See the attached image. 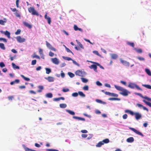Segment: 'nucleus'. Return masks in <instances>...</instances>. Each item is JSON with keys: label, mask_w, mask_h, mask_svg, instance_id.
<instances>
[{"label": "nucleus", "mask_w": 151, "mask_h": 151, "mask_svg": "<svg viewBox=\"0 0 151 151\" xmlns=\"http://www.w3.org/2000/svg\"><path fill=\"white\" fill-rule=\"evenodd\" d=\"M29 12L31 13L33 15H36L38 16L39 14L38 12L36 11L33 7H30L28 9Z\"/></svg>", "instance_id": "obj_1"}, {"label": "nucleus", "mask_w": 151, "mask_h": 151, "mask_svg": "<svg viewBox=\"0 0 151 151\" xmlns=\"http://www.w3.org/2000/svg\"><path fill=\"white\" fill-rule=\"evenodd\" d=\"M128 87L132 88H134L135 87L138 90L142 91V89L141 88H140L138 86L133 83H129L128 85Z\"/></svg>", "instance_id": "obj_2"}, {"label": "nucleus", "mask_w": 151, "mask_h": 151, "mask_svg": "<svg viewBox=\"0 0 151 151\" xmlns=\"http://www.w3.org/2000/svg\"><path fill=\"white\" fill-rule=\"evenodd\" d=\"M75 73L77 76L82 77L84 76L86 74V73L85 72L79 70H77Z\"/></svg>", "instance_id": "obj_3"}, {"label": "nucleus", "mask_w": 151, "mask_h": 151, "mask_svg": "<svg viewBox=\"0 0 151 151\" xmlns=\"http://www.w3.org/2000/svg\"><path fill=\"white\" fill-rule=\"evenodd\" d=\"M129 128L131 130L133 131L135 133H136V134H138L139 135H140L142 136V137L144 136V135L141 132L136 130L134 128H132V127H129Z\"/></svg>", "instance_id": "obj_4"}, {"label": "nucleus", "mask_w": 151, "mask_h": 151, "mask_svg": "<svg viewBox=\"0 0 151 151\" xmlns=\"http://www.w3.org/2000/svg\"><path fill=\"white\" fill-rule=\"evenodd\" d=\"M46 43L47 46L49 49L54 51H56V49L54 47H53L51 45L50 43H49L48 42H47V41H46Z\"/></svg>", "instance_id": "obj_5"}, {"label": "nucleus", "mask_w": 151, "mask_h": 151, "mask_svg": "<svg viewBox=\"0 0 151 151\" xmlns=\"http://www.w3.org/2000/svg\"><path fill=\"white\" fill-rule=\"evenodd\" d=\"M16 39L17 41L19 43H22L24 42L25 41V39L22 38L20 36H18L16 37Z\"/></svg>", "instance_id": "obj_6"}, {"label": "nucleus", "mask_w": 151, "mask_h": 151, "mask_svg": "<svg viewBox=\"0 0 151 151\" xmlns=\"http://www.w3.org/2000/svg\"><path fill=\"white\" fill-rule=\"evenodd\" d=\"M122 92L120 93V94L124 96H127L128 95V91L127 90L123 88V89L121 91Z\"/></svg>", "instance_id": "obj_7"}, {"label": "nucleus", "mask_w": 151, "mask_h": 151, "mask_svg": "<svg viewBox=\"0 0 151 151\" xmlns=\"http://www.w3.org/2000/svg\"><path fill=\"white\" fill-rule=\"evenodd\" d=\"M44 17L47 20L48 24H50L51 22V18L47 16V13H46Z\"/></svg>", "instance_id": "obj_8"}, {"label": "nucleus", "mask_w": 151, "mask_h": 151, "mask_svg": "<svg viewBox=\"0 0 151 151\" xmlns=\"http://www.w3.org/2000/svg\"><path fill=\"white\" fill-rule=\"evenodd\" d=\"M51 60L52 63L58 65L59 63V61L56 58H52Z\"/></svg>", "instance_id": "obj_9"}, {"label": "nucleus", "mask_w": 151, "mask_h": 151, "mask_svg": "<svg viewBox=\"0 0 151 151\" xmlns=\"http://www.w3.org/2000/svg\"><path fill=\"white\" fill-rule=\"evenodd\" d=\"M134 114L135 115V118L137 120H138L141 117V115L138 112L135 113Z\"/></svg>", "instance_id": "obj_10"}, {"label": "nucleus", "mask_w": 151, "mask_h": 151, "mask_svg": "<svg viewBox=\"0 0 151 151\" xmlns=\"http://www.w3.org/2000/svg\"><path fill=\"white\" fill-rule=\"evenodd\" d=\"M89 68L91 69H93L96 72H97V65H96L93 64L89 66Z\"/></svg>", "instance_id": "obj_11"}, {"label": "nucleus", "mask_w": 151, "mask_h": 151, "mask_svg": "<svg viewBox=\"0 0 151 151\" xmlns=\"http://www.w3.org/2000/svg\"><path fill=\"white\" fill-rule=\"evenodd\" d=\"M120 61L121 63L124 65L126 66H129V63L126 61L122 60V59H120Z\"/></svg>", "instance_id": "obj_12"}, {"label": "nucleus", "mask_w": 151, "mask_h": 151, "mask_svg": "<svg viewBox=\"0 0 151 151\" xmlns=\"http://www.w3.org/2000/svg\"><path fill=\"white\" fill-rule=\"evenodd\" d=\"M45 78L49 82H52L54 81V78L51 76H49L47 78Z\"/></svg>", "instance_id": "obj_13"}, {"label": "nucleus", "mask_w": 151, "mask_h": 151, "mask_svg": "<svg viewBox=\"0 0 151 151\" xmlns=\"http://www.w3.org/2000/svg\"><path fill=\"white\" fill-rule=\"evenodd\" d=\"M73 119L83 121H85V119L84 118L81 117H80L76 116H73Z\"/></svg>", "instance_id": "obj_14"}, {"label": "nucleus", "mask_w": 151, "mask_h": 151, "mask_svg": "<svg viewBox=\"0 0 151 151\" xmlns=\"http://www.w3.org/2000/svg\"><path fill=\"white\" fill-rule=\"evenodd\" d=\"M23 24L26 27H27L29 28H31L32 27V26L28 23L24 22H23Z\"/></svg>", "instance_id": "obj_15"}, {"label": "nucleus", "mask_w": 151, "mask_h": 151, "mask_svg": "<svg viewBox=\"0 0 151 151\" xmlns=\"http://www.w3.org/2000/svg\"><path fill=\"white\" fill-rule=\"evenodd\" d=\"M39 89L37 90V92L38 93H40L42 92V90L44 89L43 86H39L38 87Z\"/></svg>", "instance_id": "obj_16"}, {"label": "nucleus", "mask_w": 151, "mask_h": 151, "mask_svg": "<svg viewBox=\"0 0 151 151\" xmlns=\"http://www.w3.org/2000/svg\"><path fill=\"white\" fill-rule=\"evenodd\" d=\"M127 141L128 142L131 143L134 141V139L133 137H131L127 139Z\"/></svg>", "instance_id": "obj_17"}, {"label": "nucleus", "mask_w": 151, "mask_h": 151, "mask_svg": "<svg viewBox=\"0 0 151 151\" xmlns=\"http://www.w3.org/2000/svg\"><path fill=\"white\" fill-rule=\"evenodd\" d=\"M111 57L112 59H116L118 57L117 54H112L111 55Z\"/></svg>", "instance_id": "obj_18"}, {"label": "nucleus", "mask_w": 151, "mask_h": 151, "mask_svg": "<svg viewBox=\"0 0 151 151\" xmlns=\"http://www.w3.org/2000/svg\"><path fill=\"white\" fill-rule=\"evenodd\" d=\"M125 112L126 113H128L132 115H133L134 114V113L132 111L129 110H126L125 111Z\"/></svg>", "instance_id": "obj_19"}, {"label": "nucleus", "mask_w": 151, "mask_h": 151, "mask_svg": "<svg viewBox=\"0 0 151 151\" xmlns=\"http://www.w3.org/2000/svg\"><path fill=\"white\" fill-rule=\"evenodd\" d=\"M114 87L117 90L119 91H121L123 88L119 86L116 85L114 86Z\"/></svg>", "instance_id": "obj_20"}, {"label": "nucleus", "mask_w": 151, "mask_h": 151, "mask_svg": "<svg viewBox=\"0 0 151 151\" xmlns=\"http://www.w3.org/2000/svg\"><path fill=\"white\" fill-rule=\"evenodd\" d=\"M61 99L63 100H65V98L63 97H61L58 98H54L53 99L55 101H59Z\"/></svg>", "instance_id": "obj_21"}, {"label": "nucleus", "mask_w": 151, "mask_h": 151, "mask_svg": "<svg viewBox=\"0 0 151 151\" xmlns=\"http://www.w3.org/2000/svg\"><path fill=\"white\" fill-rule=\"evenodd\" d=\"M4 34L6 35L7 36L8 38H10V33L9 32H8L7 31H6L4 32Z\"/></svg>", "instance_id": "obj_22"}, {"label": "nucleus", "mask_w": 151, "mask_h": 151, "mask_svg": "<svg viewBox=\"0 0 151 151\" xmlns=\"http://www.w3.org/2000/svg\"><path fill=\"white\" fill-rule=\"evenodd\" d=\"M96 101L98 103L102 104H105L106 103V102H104V101H102L101 100L99 99H96Z\"/></svg>", "instance_id": "obj_23"}, {"label": "nucleus", "mask_w": 151, "mask_h": 151, "mask_svg": "<svg viewBox=\"0 0 151 151\" xmlns=\"http://www.w3.org/2000/svg\"><path fill=\"white\" fill-rule=\"evenodd\" d=\"M76 41L80 48L82 49H84L83 47L80 42H79L77 40H76Z\"/></svg>", "instance_id": "obj_24"}, {"label": "nucleus", "mask_w": 151, "mask_h": 151, "mask_svg": "<svg viewBox=\"0 0 151 151\" xmlns=\"http://www.w3.org/2000/svg\"><path fill=\"white\" fill-rule=\"evenodd\" d=\"M103 145V142L102 141H100L96 145V146L97 147H100Z\"/></svg>", "instance_id": "obj_25"}, {"label": "nucleus", "mask_w": 151, "mask_h": 151, "mask_svg": "<svg viewBox=\"0 0 151 151\" xmlns=\"http://www.w3.org/2000/svg\"><path fill=\"white\" fill-rule=\"evenodd\" d=\"M91 63H95L97 65V66H99V67L100 68H101V69H104V67H103L101 65H100V64H99V63H96V62H92V61H91Z\"/></svg>", "instance_id": "obj_26"}, {"label": "nucleus", "mask_w": 151, "mask_h": 151, "mask_svg": "<svg viewBox=\"0 0 151 151\" xmlns=\"http://www.w3.org/2000/svg\"><path fill=\"white\" fill-rule=\"evenodd\" d=\"M46 97L48 98H51L52 97V94L51 93H48L46 95Z\"/></svg>", "instance_id": "obj_27"}, {"label": "nucleus", "mask_w": 151, "mask_h": 151, "mask_svg": "<svg viewBox=\"0 0 151 151\" xmlns=\"http://www.w3.org/2000/svg\"><path fill=\"white\" fill-rule=\"evenodd\" d=\"M12 65L14 68L16 69H19V66L16 65L14 63H12Z\"/></svg>", "instance_id": "obj_28"}, {"label": "nucleus", "mask_w": 151, "mask_h": 151, "mask_svg": "<svg viewBox=\"0 0 151 151\" xmlns=\"http://www.w3.org/2000/svg\"><path fill=\"white\" fill-rule=\"evenodd\" d=\"M145 72L147 74L150 76H151V72L150 70L147 68H146L145 69Z\"/></svg>", "instance_id": "obj_29"}, {"label": "nucleus", "mask_w": 151, "mask_h": 151, "mask_svg": "<svg viewBox=\"0 0 151 151\" xmlns=\"http://www.w3.org/2000/svg\"><path fill=\"white\" fill-rule=\"evenodd\" d=\"M60 106L62 108H65L67 107V105L65 104H60Z\"/></svg>", "instance_id": "obj_30"}, {"label": "nucleus", "mask_w": 151, "mask_h": 151, "mask_svg": "<svg viewBox=\"0 0 151 151\" xmlns=\"http://www.w3.org/2000/svg\"><path fill=\"white\" fill-rule=\"evenodd\" d=\"M66 111L69 114L72 115H74L75 113L74 112L69 110H66Z\"/></svg>", "instance_id": "obj_31"}, {"label": "nucleus", "mask_w": 151, "mask_h": 151, "mask_svg": "<svg viewBox=\"0 0 151 151\" xmlns=\"http://www.w3.org/2000/svg\"><path fill=\"white\" fill-rule=\"evenodd\" d=\"M0 48L3 50H5L6 49L3 43H0Z\"/></svg>", "instance_id": "obj_32"}, {"label": "nucleus", "mask_w": 151, "mask_h": 151, "mask_svg": "<svg viewBox=\"0 0 151 151\" xmlns=\"http://www.w3.org/2000/svg\"><path fill=\"white\" fill-rule=\"evenodd\" d=\"M127 44L132 47H134V44L133 42H127Z\"/></svg>", "instance_id": "obj_33"}, {"label": "nucleus", "mask_w": 151, "mask_h": 151, "mask_svg": "<svg viewBox=\"0 0 151 151\" xmlns=\"http://www.w3.org/2000/svg\"><path fill=\"white\" fill-rule=\"evenodd\" d=\"M62 58L64 60H72L73 59H72L68 57H65L63 56Z\"/></svg>", "instance_id": "obj_34"}, {"label": "nucleus", "mask_w": 151, "mask_h": 151, "mask_svg": "<svg viewBox=\"0 0 151 151\" xmlns=\"http://www.w3.org/2000/svg\"><path fill=\"white\" fill-rule=\"evenodd\" d=\"M78 93L79 95L82 97H85L86 96L85 95L82 91H78Z\"/></svg>", "instance_id": "obj_35"}, {"label": "nucleus", "mask_w": 151, "mask_h": 151, "mask_svg": "<svg viewBox=\"0 0 151 151\" xmlns=\"http://www.w3.org/2000/svg\"><path fill=\"white\" fill-rule=\"evenodd\" d=\"M45 69L46 71V73L47 74H49L51 72V70L50 68H46Z\"/></svg>", "instance_id": "obj_36"}, {"label": "nucleus", "mask_w": 151, "mask_h": 151, "mask_svg": "<svg viewBox=\"0 0 151 151\" xmlns=\"http://www.w3.org/2000/svg\"><path fill=\"white\" fill-rule=\"evenodd\" d=\"M142 86L147 88L151 89V86L148 84H142Z\"/></svg>", "instance_id": "obj_37"}, {"label": "nucleus", "mask_w": 151, "mask_h": 151, "mask_svg": "<svg viewBox=\"0 0 151 151\" xmlns=\"http://www.w3.org/2000/svg\"><path fill=\"white\" fill-rule=\"evenodd\" d=\"M143 101L147 105L149 106L150 107H151V103L147 102L145 100H143Z\"/></svg>", "instance_id": "obj_38"}, {"label": "nucleus", "mask_w": 151, "mask_h": 151, "mask_svg": "<svg viewBox=\"0 0 151 151\" xmlns=\"http://www.w3.org/2000/svg\"><path fill=\"white\" fill-rule=\"evenodd\" d=\"M21 76L25 81H29L30 80V79L29 78L26 77L24 75H21Z\"/></svg>", "instance_id": "obj_39"}, {"label": "nucleus", "mask_w": 151, "mask_h": 151, "mask_svg": "<svg viewBox=\"0 0 151 151\" xmlns=\"http://www.w3.org/2000/svg\"><path fill=\"white\" fill-rule=\"evenodd\" d=\"M109 100H117L119 101L120 100V99L119 98H110L109 99Z\"/></svg>", "instance_id": "obj_40"}, {"label": "nucleus", "mask_w": 151, "mask_h": 151, "mask_svg": "<svg viewBox=\"0 0 151 151\" xmlns=\"http://www.w3.org/2000/svg\"><path fill=\"white\" fill-rule=\"evenodd\" d=\"M16 16L17 17H20V15L19 14V12L18 10H17L16 12L14 13Z\"/></svg>", "instance_id": "obj_41"}, {"label": "nucleus", "mask_w": 151, "mask_h": 151, "mask_svg": "<svg viewBox=\"0 0 151 151\" xmlns=\"http://www.w3.org/2000/svg\"><path fill=\"white\" fill-rule=\"evenodd\" d=\"M102 141L103 142L104 144V143H109V140L108 139H106Z\"/></svg>", "instance_id": "obj_42"}, {"label": "nucleus", "mask_w": 151, "mask_h": 151, "mask_svg": "<svg viewBox=\"0 0 151 151\" xmlns=\"http://www.w3.org/2000/svg\"><path fill=\"white\" fill-rule=\"evenodd\" d=\"M65 47L66 50V51L68 52H70L73 55V52L68 48H67L66 46L64 45Z\"/></svg>", "instance_id": "obj_43"}, {"label": "nucleus", "mask_w": 151, "mask_h": 151, "mask_svg": "<svg viewBox=\"0 0 151 151\" xmlns=\"http://www.w3.org/2000/svg\"><path fill=\"white\" fill-rule=\"evenodd\" d=\"M82 82L84 83H87L88 81V80L85 78H81Z\"/></svg>", "instance_id": "obj_44"}, {"label": "nucleus", "mask_w": 151, "mask_h": 151, "mask_svg": "<svg viewBox=\"0 0 151 151\" xmlns=\"http://www.w3.org/2000/svg\"><path fill=\"white\" fill-rule=\"evenodd\" d=\"M68 74L70 77L71 78H73L75 76V75L71 72H68Z\"/></svg>", "instance_id": "obj_45"}, {"label": "nucleus", "mask_w": 151, "mask_h": 151, "mask_svg": "<svg viewBox=\"0 0 151 151\" xmlns=\"http://www.w3.org/2000/svg\"><path fill=\"white\" fill-rule=\"evenodd\" d=\"M135 50L138 53H141L142 52V50L141 49H136L135 48Z\"/></svg>", "instance_id": "obj_46"}, {"label": "nucleus", "mask_w": 151, "mask_h": 151, "mask_svg": "<svg viewBox=\"0 0 151 151\" xmlns=\"http://www.w3.org/2000/svg\"><path fill=\"white\" fill-rule=\"evenodd\" d=\"M6 22L5 21L0 19V24L2 25H4V23Z\"/></svg>", "instance_id": "obj_47"}, {"label": "nucleus", "mask_w": 151, "mask_h": 151, "mask_svg": "<svg viewBox=\"0 0 151 151\" xmlns=\"http://www.w3.org/2000/svg\"><path fill=\"white\" fill-rule=\"evenodd\" d=\"M3 41L5 42H7V40L6 39L3 38H0V41Z\"/></svg>", "instance_id": "obj_48"}, {"label": "nucleus", "mask_w": 151, "mask_h": 151, "mask_svg": "<svg viewBox=\"0 0 151 151\" xmlns=\"http://www.w3.org/2000/svg\"><path fill=\"white\" fill-rule=\"evenodd\" d=\"M21 32V29H18L17 31L15 32V34L16 35L19 34Z\"/></svg>", "instance_id": "obj_49"}, {"label": "nucleus", "mask_w": 151, "mask_h": 151, "mask_svg": "<svg viewBox=\"0 0 151 151\" xmlns=\"http://www.w3.org/2000/svg\"><path fill=\"white\" fill-rule=\"evenodd\" d=\"M111 96H114V97H118V94L114 93H111Z\"/></svg>", "instance_id": "obj_50"}, {"label": "nucleus", "mask_w": 151, "mask_h": 151, "mask_svg": "<svg viewBox=\"0 0 151 151\" xmlns=\"http://www.w3.org/2000/svg\"><path fill=\"white\" fill-rule=\"evenodd\" d=\"M137 58L140 61H144L145 60L144 58L141 57H137Z\"/></svg>", "instance_id": "obj_51"}, {"label": "nucleus", "mask_w": 151, "mask_h": 151, "mask_svg": "<svg viewBox=\"0 0 151 151\" xmlns=\"http://www.w3.org/2000/svg\"><path fill=\"white\" fill-rule=\"evenodd\" d=\"M72 95L73 97H77L78 95V93L77 92L73 93L72 94Z\"/></svg>", "instance_id": "obj_52"}, {"label": "nucleus", "mask_w": 151, "mask_h": 151, "mask_svg": "<svg viewBox=\"0 0 151 151\" xmlns=\"http://www.w3.org/2000/svg\"><path fill=\"white\" fill-rule=\"evenodd\" d=\"M36 60H33L32 61L31 63V64L32 65H35L36 63Z\"/></svg>", "instance_id": "obj_53"}, {"label": "nucleus", "mask_w": 151, "mask_h": 151, "mask_svg": "<svg viewBox=\"0 0 151 151\" xmlns=\"http://www.w3.org/2000/svg\"><path fill=\"white\" fill-rule=\"evenodd\" d=\"M73 27L74 30L76 31L78 30L79 28L76 25H74Z\"/></svg>", "instance_id": "obj_54"}, {"label": "nucleus", "mask_w": 151, "mask_h": 151, "mask_svg": "<svg viewBox=\"0 0 151 151\" xmlns=\"http://www.w3.org/2000/svg\"><path fill=\"white\" fill-rule=\"evenodd\" d=\"M93 52L95 54L99 56H100V55L99 54V53L97 51H94Z\"/></svg>", "instance_id": "obj_55"}, {"label": "nucleus", "mask_w": 151, "mask_h": 151, "mask_svg": "<svg viewBox=\"0 0 151 151\" xmlns=\"http://www.w3.org/2000/svg\"><path fill=\"white\" fill-rule=\"evenodd\" d=\"M5 66V65L4 63L3 62L0 63V67L1 68H3Z\"/></svg>", "instance_id": "obj_56"}, {"label": "nucleus", "mask_w": 151, "mask_h": 151, "mask_svg": "<svg viewBox=\"0 0 151 151\" xmlns=\"http://www.w3.org/2000/svg\"><path fill=\"white\" fill-rule=\"evenodd\" d=\"M69 90L68 88H63L62 90V91L63 92H67L68 91H69Z\"/></svg>", "instance_id": "obj_57"}, {"label": "nucleus", "mask_w": 151, "mask_h": 151, "mask_svg": "<svg viewBox=\"0 0 151 151\" xmlns=\"http://www.w3.org/2000/svg\"><path fill=\"white\" fill-rule=\"evenodd\" d=\"M72 61L73 62V63L74 64L76 65H77L78 66H80L79 64L78 63H77L76 61L74 60H72Z\"/></svg>", "instance_id": "obj_58"}, {"label": "nucleus", "mask_w": 151, "mask_h": 151, "mask_svg": "<svg viewBox=\"0 0 151 151\" xmlns=\"http://www.w3.org/2000/svg\"><path fill=\"white\" fill-rule=\"evenodd\" d=\"M144 99L147 100L148 101L151 102V99L150 98L146 96H144Z\"/></svg>", "instance_id": "obj_59"}, {"label": "nucleus", "mask_w": 151, "mask_h": 151, "mask_svg": "<svg viewBox=\"0 0 151 151\" xmlns=\"http://www.w3.org/2000/svg\"><path fill=\"white\" fill-rule=\"evenodd\" d=\"M144 99L147 100L148 101L151 102V99L150 98L146 96H144Z\"/></svg>", "instance_id": "obj_60"}, {"label": "nucleus", "mask_w": 151, "mask_h": 151, "mask_svg": "<svg viewBox=\"0 0 151 151\" xmlns=\"http://www.w3.org/2000/svg\"><path fill=\"white\" fill-rule=\"evenodd\" d=\"M83 89L86 91L88 90V86H86L83 87Z\"/></svg>", "instance_id": "obj_61"}, {"label": "nucleus", "mask_w": 151, "mask_h": 151, "mask_svg": "<svg viewBox=\"0 0 151 151\" xmlns=\"http://www.w3.org/2000/svg\"><path fill=\"white\" fill-rule=\"evenodd\" d=\"M122 117L124 119H126L127 117V115L126 114H125L123 115Z\"/></svg>", "instance_id": "obj_62"}, {"label": "nucleus", "mask_w": 151, "mask_h": 151, "mask_svg": "<svg viewBox=\"0 0 151 151\" xmlns=\"http://www.w3.org/2000/svg\"><path fill=\"white\" fill-rule=\"evenodd\" d=\"M47 151H59L58 150L56 149H47Z\"/></svg>", "instance_id": "obj_63"}, {"label": "nucleus", "mask_w": 151, "mask_h": 151, "mask_svg": "<svg viewBox=\"0 0 151 151\" xmlns=\"http://www.w3.org/2000/svg\"><path fill=\"white\" fill-rule=\"evenodd\" d=\"M49 55L51 57H53L54 55V53L51 51H50L49 53Z\"/></svg>", "instance_id": "obj_64"}]
</instances>
